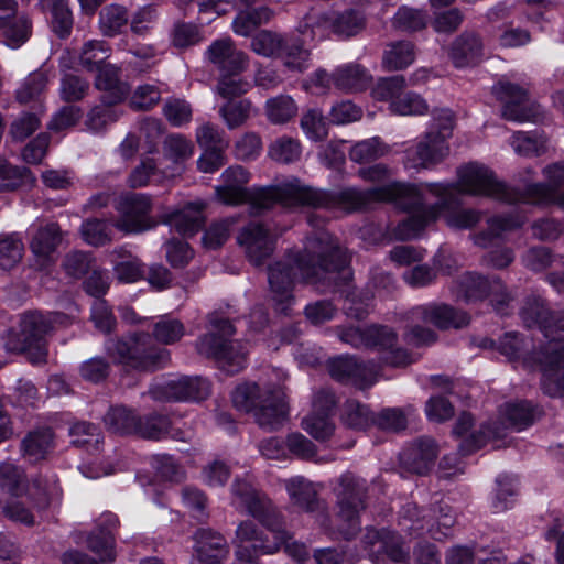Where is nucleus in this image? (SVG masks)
Returning <instances> with one entry per match:
<instances>
[{"label":"nucleus","instance_id":"nucleus-1","mask_svg":"<svg viewBox=\"0 0 564 564\" xmlns=\"http://www.w3.org/2000/svg\"><path fill=\"white\" fill-rule=\"evenodd\" d=\"M350 257L338 240L327 231H317L306 238L303 251L289 252L268 267V281L276 311L289 314L294 302L292 294L299 281L307 284L325 283L330 274H338L344 283L352 273Z\"/></svg>","mask_w":564,"mask_h":564},{"label":"nucleus","instance_id":"nucleus-2","mask_svg":"<svg viewBox=\"0 0 564 564\" xmlns=\"http://www.w3.org/2000/svg\"><path fill=\"white\" fill-rule=\"evenodd\" d=\"M274 200H280L284 208L307 206L346 214L362 210L373 203H392L406 212L421 203V193L415 185L397 181L366 189L348 186L330 191L311 187L293 178L279 187L261 189L256 197L258 204L265 206Z\"/></svg>","mask_w":564,"mask_h":564},{"label":"nucleus","instance_id":"nucleus-3","mask_svg":"<svg viewBox=\"0 0 564 564\" xmlns=\"http://www.w3.org/2000/svg\"><path fill=\"white\" fill-rule=\"evenodd\" d=\"M415 187L421 193V203L406 209L409 217L393 229L392 236L397 240L406 241L419 237L442 213L445 224L454 230H471L484 218L481 210L456 207L459 199L453 184L425 183Z\"/></svg>","mask_w":564,"mask_h":564},{"label":"nucleus","instance_id":"nucleus-4","mask_svg":"<svg viewBox=\"0 0 564 564\" xmlns=\"http://www.w3.org/2000/svg\"><path fill=\"white\" fill-rule=\"evenodd\" d=\"M527 327H538L549 341L538 352L542 365V389L550 397L564 394V312H551L543 299L527 297L520 311Z\"/></svg>","mask_w":564,"mask_h":564},{"label":"nucleus","instance_id":"nucleus-5","mask_svg":"<svg viewBox=\"0 0 564 564\" xmlns=\"http://www.w3.org/2000/svg\"><path fill=\"white\" fill-rule=\"evenodd\" d=\"M232 503L246 508L247 512L259 520L272 534L273 542H269L259 531L256 523L246 520L239 523L236 530L234 544L236 550L250 543L252 553H275L288 539L284 520L272 501L260 490L245 479H235L231 485Z\"/></svg>","mask_w":564,"mask_h":564},{"label":"nucleus","instance_id":"nucleus-6","mask_svg":"<svg viewBox=\"0 0 564 564\" xmlns=\"http://www.w3.org/2000/svg\"><path fill=\"white\" fill-rule=\"evenodd\" d=\"M234 406L253 413L257 423L267 430L278 429L288 414L285 393L279 388L261 389L258 383H243L232 392Z\"/></svg>","mask_w":564,"mask_h":564},{"label":"nucleus","instance_id":"nucleus-7","mask_svg":"<svg viewBox=\"0 0 564 564\" xmlns=\"http://www.w3.org/2000/svg\"><path fill=\"white\" fill-rule=\"evenodd\" d=\"M105 350L115 364L140 370L154 371L165 367L170 360V351L155 346L149 334L135 333L133 335L108 339Z\"/></svg>","mask_w":564,"mask_h":564},{"label":"nucleus","instance_id":"nucleus-8","mask_svg":"<svg viewBox=\"0 0 564 564\" xmlns=\"http://www.w3.org/2000/svg\"><path fill=\"white\" fill-rule=\"evenodd\" d=\"M213 332L200 336L196 341V350L199 355L216 359L221 370L235 375L242 370L247 364V350L238 340H228L234 335V325L225 318L209 316Z\"/></svg>","mask_w":564,"mask_h":564},{"label":"nucleus","instance_id":"nucleus-9","mask_svg":"<svg viewBox=\"0 0 564 564\" xmlns=\"http://www.w3.org/2000/svg\"><path fill=\"white\" fill-rule=\"evenodd\" d=\"M68 317L62 313L45 316L37 312L25 313L20 319V330L10 332L6 339V349L15 354H26L30 361L39 364L45 360L44 336L55 324L65 325Z\"/></svg>","mask_w":564,"mask_h":564},{"label":"nucleus","instance_id":"nucleus-10","mask_svg":"<svg viewBox=\"0 0 564 564\" xmlns=\"http://www.w3.org/2000/svg\"><path fill=\"white\" fill-rule=\"evenodd\" d=\"M455 195L486 196L502 203L517 204L521 192L498 181L491 170L478 163H469L457 170Z\"/></svg>","mask_w":564,"mask_h":564},{"label":"nucleus","instance_id":"nucleus-11","mask_svg":"<svg viewBox=\"0 0 564 564\" xmlns=\"http://www.w3.org/2000/svg\"><path fill=\"white\" fill-rule=\"evenodd\" d=\"M451 292L457 300L466 303L489 300L499 314H506L513 301V296L501 279L489 280L475 272H466L454 280Z\"/></svg>","mask_w":564,"mask_h":564},{"label":"nucleus","instance_id":"nucleus-12","mask_svg":"<svg viewBox=\"0 0 564 564\" xmlns=\"http://www.w3.org/2000/svg\"><path fill=\"white\" fill-rule=\"evenodd\" d=\"M337 498V517L347 523L340 529L346 540H351L360 530L359 514L366 509L367 482L365 479L346 473L339 478L335 489Z\"/></svg>","mask_w":564,"mask_h":564},{"label":"nucleus","instance_id":"nucleus-13","mask_svg":"<svg viewBox=\"0 0 564 564\" xmlns=\"http://www.w3.org/2000/svg\"><path fill=\"white\" fill-rule=\"evenodd\" d=\"M221 178L223 184L216 186L215 194L217 199L225 205L236 206L242 203H248L249 210L252 216L261 215L275 205L282 206L280 200H274L268 206H265V204H258V202H256V197L261 189L275 188L281 186L283 183L274 186L254 188L249 192L245 187L249 182V173L240 165L226 169L221 174Z\"/></svg>","mask_w":564,"mask_h":564},{"label":"nucleus","instance_id":"nucleus-14","mask_svg":"<svg viewBox=\"0 0 564 564\" xmlns=\"http://www.w3.org/2000/svg\"><path fill=\"white\" fill-rule=\"evenodd\" d=\"M152 197L143 193H126L115 203L118 218L112 227L123 235H138L155 227L151 216Z\"/></svg>","mask_w":564,"mask_h":564},{"label":"nucleus","instance_id":"nucleus-15","mask_svg":"<svg viewBox=\"0 0 564 564\" xmlns=\"http://www.w3.org/2000/svg\"><path fill=\"white\" fill-rule=\"evenodd\" d=\"M492 94L502 102L501 116L506 120L535 122L542 116L540 105L530 100L528 90L520 85L500 80L492 86Z\"/></svg>","mask_w":564,"mask_h":564},{"label":"nucleus","instance_id":"nucleus-16","mask_svg":"<svg viewBox=\"0 0 564 564\" xmlns=\"http://www.w3.org/2000/svg\"><path fill=\"white\" fill-rule=\"evenodd\" d=\"M362 545L373 564H387V561L405 564L410 560V547L403 538L388 529H367Z\"/></svg>","mask_w":564,"mask_h":564},{"label":"nucleus","instance_id":"nucleus-17","mask_svg":"<svg viewBox=\"0 0 564 564\" xmlns=\"http://www.w3.org/2000/svg\"><path fill=\"white\" fill-rule=\"evenodd\" d=\"M547 183H534L521 192L520 203L525 204H556L564 207V189L558 188L564 184V161L554 162L542 170Z\"/></svg>","mask_w":564,"mask_h":564},{"label":"nucleus","instance_id":"nucleus-18","mask_svg":"<svg viewBox=\"0 0 564 564\" xmlns=\"http://www.w3.org/2000/svg\"><path fill=\"white\" fill-rule=\"evenodd\" d=\"M365 28V17L357 10H346L341 13L315 14L305 17V23L300 26V32L306 34L311 30L312 37L315 29H330L339 36H354Z\"/></svg>","mask_w":564,"mask_h":564},{"label":"nucleus","instance_id":"nucleus-19","mask_svg":"<svg viewBox=\"0 0 564 564\" xmlns=\"http://www.w3.org/2000/svg\"><path fill=\"white\" fill-rule=\"evenodd\" d=\"M237 242L247 259L256 267L262 265L275 250L276 237L259 223H249L239 231Z\"/></svg>","mask_w":564,"mask_h":564},{"label":"nucleus","instance_id":"nucleus-20","mask_svg":"<svg viewBox=\"0 0 564 564\" xmlns=\"http://www.w3.org/2000/svg\"><path fill=\"white\" fill-rule=\"evenodd\" d=\"M328 370L336 381L352 384L361 390L371 387L377 381L378 372L375 364H365L350 356L332 359Z\"/></svg>","mask_w":564,"mask_h":564},{"label":"nucleus","instance_id":"nucleus-21","mask_svg":"<svg viewBox=\"0 0 564 564\" xmlns=\"http://www.w3.org/2000/svg\"><path fill=\"white\" fill-rule=\"evenodd\" d=\"M210 393V384L203 377L184 376L170 380L153 390L155 399L171 401H202Z\"/></svg>","mask_w":564,"mask_h":564},{"label":"nucleus","instance_id":"nucleus-22","mask_svg":"<svg viewBox=\"0 0 564 564\" xmlns=\"http://www.w3.org/2000/svg\"><path fill=\"white\" fill-rule=\"evenodd\" d=\"M410 318L413 322L433 324L440 329L462 328L469 323V316L466 312L456 310L445 303L415 306L410 312Z\"/></svg>","mask_w":564,"mask_h":564},{"label":"nucleus","instance_id":"nucleus-23","mask_svg":"<svg viewBox=\"0 0 564 564\" xmlns=\"http://www.w3.org/2000/svg\"><path fill=\"white\" fill-rule=\"evenodd\" d=\"M206 56L220 75H240L249 65L248 56L229 37L214 41L207 48Z\"/></svg>","mask_w":564,"mask_h":564},{"label":"nucleus","instance_id":"nucleus-24","mask_svg":"<svg viewBox=\"0 0 564 564\" xmlns=\"http://www.w3.org/2000/svg\"><path fill=\"white\" fill-rule=\"evenodd\" d=\"M448 153L447 142L437 138L433 130H429L414 149L406 150V159L412 167L427 169L440 163Z\"/></svg>","mask_w":564,"mask_h":564},{"label":"nucleus","instance_id":"nucleus-25","mask_svg":"<svg viewBox=\"0 0 564 564\" xmlns=\"http://www.w3.org/2000/svg\"><path fill=\"white\" fill-rule=\"evenodd\" d=\"M63 240L61 227L57 223L40 225L30 240V249L41 267L54 260V254Z\"/></svg>","mask_w":564,"mask_h":564},{"label":"nucleus","instance_id":"nucleus-26","mask_svg":"<svg viewBox=\"0 0 564 564\" xmlns=\"http://www.w3.org/2000/svg\"><path fill=\"white\" fill-rule=\"evenodd\" d=\"M55 448V435L50 427L29 431L20 442V454L30 464L46 460Z\"/></svg>","mask_w":564,"mask_h":564},{"label":"nucleus","instance_id":"nucleus-27","mask_svg":"<svg viewBox=\"0 0 564 564\" xmlns=\"http://www.w3.org/2000/svg\"><path fill=\"white\" fill-rule=\"evenodd\" d=\"M437 456L435 442L429 437H422L405 447L400 453L401 464L410 471L417 475L426 474Z\"/></svg>","mask_w":564,"mask_h":564},{"label":"nucleus","instance_id":"nucleus-28","mask_svg":"<svg viewBox=\"0 0 564 564\" xmlns=\"http://www.w3.org/2000/svg\"><path fill=\"white\" fill-rule=\"evenodd\" d=\"M137 429L135 433L139 436L148 440H161L163 437L170 436L176 441H189L191 432L182 431L178 427H175L171 420L162 414H150L144 417H139L137 420Z\"/></svg>","mask_w":564,"mask_h":564},{"label":"nucleus","instance_id":"nucleus-29","mask_svg":"<svg viewBox=\"0 0 564 564\" xmlns=\"http://www.w3.org/2000/svg\"><path fill=\"white\" fill-rule=\"evenodd\" d=\"M525 221L527 216L519 212L507 215H495L487 218V228L471 235V239L476 246L488 248L496 239L501 238L505 232L521 227Z\"/></svg>","mask_w":564,"mask_h":564},{"label":"nucleus","instance_id":"nucleus-30","mask_svg":"<svg viewBox=\"0 0 564 564\" xmlns=\"http://www.w3.org/2000/svg\"><path fill=\"white\" fill-rule=\"evenodd\" d=\"M195 551L198 558L207 564H219L229 555L226 539L212 529H199L195 535Z\"/></svg>","mask_w":564,"mask_h":564},{"label":"nucleus","instance_id":"nucleus-31","mask_svg":"<svg viewBox=\"0 0 564 564\" xmlns=\"http://www.w3.org/2000/svg\"><path fill=\"white\" fill-rule=\"evenodd\" d=\"M484 55V43L475 32H464L452 43L449 57L455 67H468L478 64Z\"/></svg>","mask_w":564,"mask_h":564},{"label":"nucleus","instance_id":"nucleus-32","mask_svg":"<svg viewBox=\"0 0 564 564\" xmlns=\"http://www.w3.org/2000/svg\"><path fill=\"white\" fill-rule=\"evenodd\" d=\"M95 87L104 91L101 101L107 104H120L130 93L129 85L120 79V68L106 64L96 70Z\"/></svg>","mask_w":564,"mask_h":564},{"label":"nucleus","instance_id":"nucleus-33","mask_svg":"<svg viewBox=\"0 0 564 564\" xmlns=\"http://www.w3.org/2000/svg\"><path fill=\"white\" fill-rule=\"evenodd\" d=\"M290 500L306 512H324L325 503L317 498L314 485L304 477H293L284 481Z\"/></svg>","mask_w":564,"mask_h":564},{"label":"nucleus","instance_id":"nucleus-34","mask_svg":"<svg viewBox=\"0 0 564 564\" xmlns=\"http://www.w3.org/2000/svg\"><path fill=\"white\" fill-rule=\"evenodd\" d=\"M370 83L371 75L360 64H345L333 72V85L346 93L361 91Z\"/></svg>","mask_w":564,"mask_h":564},{"label":"nucleus","instance_id":"nucleus-35","mask_svg":"<svg viewBox=\"0 0 564 564\" xmlns=\"http://www.w3.org/2000/svg\"><path fill=\"white\" fill-rule=\"evenodd\" d=\"M501 413L509 426L517 431L532 425L542 414L541 410L529 401L508 402Z\"/></svg>","mask_w":564,"mask_h":564},{"label":"nucleus","instance_id":"nucleus-36","mask_svg":"<svg viewBox=\"0 0 564 564\" xmlns=\"http://www.w3.org/2000/svg\"><path fill=\"white\" fill-rule=\"evenodd\" d=\"M165 223L183 236H193L202 227L204 217L200 207L188 204L182 209L172 212L166 216Z\"/></svg>","mask_w":564,"mask_h":564},{"label":"nucleus","instance_id":"nucleus-37","mask_svg":"<svg viewBox=\"0 0 564 564\" xmlns=\"http://www.w3.org/2000/svg\"><path fill=\"white\" fill-rule=\"evenodd\" d=\"M456 522L453 509L447 503H438L429 509L427 533L434 540L441 541L451 535Z\"/></svg>","mask_w":564,"mask_h":564},{"label":"nucleus","instance_id":"nucleus-38","mask_svg":"<svg viewBox=\"0 0 564 564\" xmlns=\"http://www.w3.org/2000/svg\"><path fill=\"white\" fill-rule=\"evenodd\" d=\"M128 22V9L123 6L112 3L99 12L98 25L104 36L115 37L121 34Z\"/></svg>","mask_w":564,"mask_h":564},{"label":"nucleus","instance_id":"nucleus-39","mask_svg":"<svg viewBox=\"0 0 564 564\" xmlns=\"http://www.w3.org/2000/svg\"><path fill=\"white\" fill-rule=\"evenodd\" d=\"M299 107L289 95L269 98L264 104V113L272 124H285L297 115Z\"/></svg>","mask_w":564,"mask_h":564},{"label":"nucleus","instance_id":"nucleus-40","mask_svg":"<svg viewBox=\"0 0 564 564\" xmlns=\"http://www.w3.org/2000/svg\"><path fill=\"white\" fill-rule=\"evenodd\" d=\"M414 59V45L409 41H397L387 45L382 65L387 70H400L410 66Z\"/></svg>","mask_w":564,"mask_h":564},{"label":"nucleus","instance_id":"nucleus-41","mask_svg":"<svg viewBox=\"0 0 564 564\" xmlns=\"http://www.w3.org/2000/svg\"><path fill=\"white\" fill-rule=\"evenodd\" d=\"M28 480L22 467L12 462L0 464V488L13 497H21L28 492Z\"/></svg>","mask_w":564,"mask_h":564},{"label":"nucleus","instance_id":"nucleus-42","mask_svg":"<svg viewBox=\"0 0 564 564\" xmlns=\"http://www.w3.org/2000/svg\"><path fill=\"white\" fill-rule=\"evenodd\" d=\"M218 113L229 130L242 127L253 113V105L249 99L227 100L220 106Z\"/></svg>","mask_w":564,"mask_h":564},{"label":"nucleus","instance_id":"nucleus-43","mask_svg":"<svg viewBox=\"0 0 564 564\" xmlns=\"http://www.w3.org/2000/svg\"><path fill=\"white\" fill-rule=\"evenodd\" d=\"M72 444L85 448L90 453L98 452L102 444V435L99 427L88 422H77L69 429Z\"/></svg>","mask_w":564,"mask_h":564},{"label":"nucleus","instance_id":"nucleus-44","mask_svg":"<svg viewBox=\"0 0 564 564\" xmlns=\"http://www.w3.org/2000/svg\"><path fill=\"white\" fill-rule=\"evenodd\" d=\"M138 415L124 406H112L104 416V423L108 431L115 434H134Z\"/></svg>","mask_w":564,"mask_h":564},{"label":"nucleus","instance_id":"nucleus-45","mask_svg":"<svg viewBox=\"0 0 564 564\" xmlns=\"http://www.w3.org/2000/svg\"><path fill=\"white\" fill-rule=\"evenodd\" d=\"M24 254V243L19 234L0 235V269L9 271L15 268Z\"/></svg>","mask_w":564,"mask_h":564},{"label":"nucleus","instance_id":"nucleus-46","mask_svg":"<svg viewBox=\"0 0 564 564\" xmlns=\"http://www.w3.org/2000/svg\"><path fill=\"white\" fill-rule=\"evenodd\" d=\"M110 53L111 47L107 42L101 40H90L82 47L79 63L85 69L95 72L106 65L105 62L109 58Z\"/></svg>","mask_w":564,"mask_h":564},{"label":"nucleus","instance_id":"nucleus-47","mask_svg":"<svg viewBox=\"0 0 564 564\" xmlns=\"http://www.w3.org/2000/svg\"><path fill=\"white\" fill-rule=\"evenodd\" d=\"M47 83L48 77L43 70L29 74L15 90V100L21 105L39 100Z\"/></svg>","mask_w":564,"mask_h":564},{"label":"nucleus","instance_id":"nucleus-48","mask_svg":"<svg viewBox=\"0 0 564 564\" xmlns=\"http://www.w3.org/2000/svg\"><path fill=\"white\" fill-rule=\"evenodd\" d=\"M185 335L184 324L170 315H163L153 325L152 336L162 345H173Z\"/></svg>","mask_w":564,"mask_h":564},{"label":"nucleus","instance_id":"nucleus-49","mask_svg":"<svg viewBox=\"0 0 564 564\" xmlns=\"http://www.w3.org/2000/svg\"><path fill=\"white\" fill-rule=\"evenodd\" d=\"M302 145L297 139L282 135L275 139L268 149V155L275 162L290 164L300 160Z\"/></svg>","mask_w":564,"mask_h":564},{"label":"nucleus","instance_id":"nucleus-50","mask_svg":"<svg viewBox=\"0 0 564 564\" xmlns=\"http://www.w3.org/2000/svg\"><path fill=\"white\" fill-rule=\"evenodd\" d=\"M272 11L268 7H260L253 10H241L232 22L236 34L248 36L254 29L268 22Z\"/></svg>","mask_w":564,"mask_h":564},{"label":"nucleus","instance_id":"nucleus-51","mask_svg":"<svg viewBox=\"0 0 564 564\" xmlns=\"http://www.w3.org/2000/svg\"><path fill=\"white\" fill-rule=\"evenodd\" d=\"M340 419L344 425L352 430H365L373 422L376 423V419L369 411L368 406L356 400H348L345 402Z\"/></svg>","mask_w":564,"mask_h":564},{"label":"nucleus","instance_id":"nucleus-52","mask_svg":"<svg viewBox=\"0 0 564 564\" xmlns=\"http://www.w3.org/2000/svg\"><path fill=\"white\" fill-rule=\"evenodd\" d=\"M42 9L51 10L53 32L61 39L67 37L73 28V17L67 2L64 0H48Z\"/></svg>","mask_w":564,"mask_h":564},{"label":"nucleus","instance_id":"nucleus-53","mask_svg":"<svg viewBox=\"0 0 564 564\" xmlns=\"http://www.w3.org/2000/svg\"><path fill=\"white\" fill-rule=\"evenodd\" d=\"M112 224L105 219H87L80 227L83 239L90 246L101 247L112 241Z\"/></svg>","mask_w":564,"mask_h":564},{"label":"nucleus","instance_id":"nucleus-54","mask_svg":"<svg viewBox=\"0 0 564 564\" xmlns=\"http://www.w3.org/2000/svg\"><path fill=\"white\" fill-rule=\"evenodd\" d=\"M31 22L23 14L9 19L4 26H0L6 44L12 48L20 47L31 34Z\"/></svg>","mask_w":564,"mask_h":564},{"label":"nucleus","instance_id":"nucleus-55","mask_svg":"<svg viewBox=\"0 0 564 564\" xmlns=\"http://www.w3.org/2000/svg\"><path fill=\"white\" fill-rule=\"evenodd\" d=\"M194 153V144L185 135L173 133L163 142V155L174 164H181L188 160Z\"/></svg>","mask_w":564,"mask_h":564},{"label":"nucleus","instance_id":"nucleus-56","mask_svg":"<svg viewBox=\"0 0 564 564\" xmlns=\"http://www.w3.org/2000/svg\"><path fill=\"white\" fill-rule=\"evenodd\" d=\"M116 104L101 102L95 106L87 113L85 124L93 132L102 131L108 124L116 122L122 115V111L115 108Z\"/></svg>","mask_w":564,"mask_h":564},{"label":"nucleus","instance_id":"nucleus-57","mask_svg":"<svg viewBox=\"0 0 564 564\" xmlns=\"http://www.w3.org/2000/svg\"><path fill=\"white\" fill-rule=\"evenodd\" d=\"M388 153V147L379 138L357 142L349 152L351 161L364 164L375 161Z\"/></svg>","mask_w":564,"mask_h":564},{"label":"nucleus","instance_id":"nucleus-58","mask_svg":"<svg viewBox=\"0 0 564 564\" xmlns=\"http://www.w3.org/2000/svg\"><path fill=\"white\" fill-rule=\"evenodd\" d=\"M511 147L522 156L540 155L546 151V139L542 134L517 132L512 135Z\"/></svg>","mask_w":564,"mask_h":564},{"label":"nucleus","instance_id":"nucleus-59","mask_svg":"<svg viewBox=\"0 0 564 564\" xmlns=\"http://www.w3.org/2000/svg\"><path fill=\"white\" fill-rule=\"evenodd\" d=\"M391 112L400 116H422L427 113L429 105L424 98L413 91L401 95L390 104Z\"/></svg>","mask_w":564,"mask_h":564},{"label":"nucleus","instance_id":"nucleus-60","mask_svg":"<svg viewBox=\"0 0 564 564\" xmlns=\"http://www.w3.org/2000/svg\"><path fill=\"white\" fill-rule=\"evenodd\" d=\"M301 129L312 141H322L328 134L326 118L319 109H308L302 115Z\"/></svg>","mask_w":564,"mask_h":564},{"label":"nucleus","instance_id":"nucleus-61","mask_svg":"<svg viewBox=\"0 0 564 564\" xmlns=\"http://www.w3.org/2000/svg\"><path fill=\"white\" fill-rule=\"evenodd\" d=\"M426 25V14L406 6L399 8L392 19V26L403 32H415Z\"/></svg>","mask_w":564,"mask_h":564},{"label":"nucleus","instance_id":"nucleus-62","mask_svg":"<svg viewBox=\"0 0 564 564\" xmlns=\"http://www.w3.org/2000/svg\"><path fill=\"white\" fill-rule=\"evenodd\" d=\"M196 141L204 150H226L229 145L225 131L212 122H205L196 129Z\"/></svg>","mask_w":564,"mask_h":564},{"label":"nucleus","instance_id":"nucleus-63","mask_svg":"<svg viewBox=\"0 0 564 564\" xmlns=\"http://www.w3.org/2000/svg\"><path fill=\"white\" fill-rule=\"evenodd\" d=\"M263 150V143L260 134L254 131H248L241 134L234 145V152L238 160H256Z\"/></svg>","mask_w":564,"mask_h":564},{"label":"nucleus","instance_id":"nucleus-64","mask_svg":"<svg viewBox=\"0 0 564 564\" xmlns=\"http://www.w3.org/2000/svg\"><path fill=\"white\" fill-rule=\"evenodd\" d=\"M406 86L405 78L401 75L380 78L372 89V96L380 101H394L403 94Z\"/></svg>","mask_w":564,"mask_h":564}]
</instances>
